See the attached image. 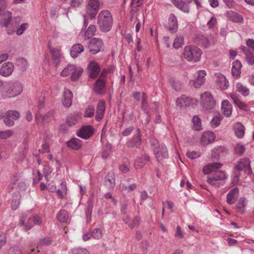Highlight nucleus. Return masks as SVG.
<instances>
[{"instance_id": "f257e3e1", "label": "nucleus", "mask_w": 254, "mask_h": 254, "mask_svg": "<svg viewBox=\"0 0 254 254\" xmlns=\"http://www.w3.org/2000/svg\"><path fill=\"white\" fill-rule=\"evenodd\" d=\"M97 24L101 31L107 32L112 28L113 18L110 12L108 10L101 11L98 16Z\"/></svg>"}, {"instance_id": "f03ea898", "label": "nucleus", "mask_w": 254, "mask_h": 254, "mask_svg": "<svg viewBox=\"0 0 254 254\" xmlns=\"http://www.w3.org/2000/svg\"><path fill=\"white\" fill-rule=\"evenodd\" d=\"M201 50L195 46H186L184 50V58L189 62H197L200 59Z\"/></svg>"}, {"instance_id": "7ed1b4c3", "label": "nucleus", "mask_w": 254, "mask_h": 254, "mask_svg": "<svg viewBox=\"0 0 254 254\" xmlns=\"http://www.w3.org/2000/svg\"><path fill=\"white\" fill-rule=\"evenodd\" d=\"M200 105L202 110L207 112L214 108L216 101L211 93L207 91L200 95Z\"/></svg>"}, {"instance_id": "20e7f679", "label": "nucleus", "mask_w": 254, "mask_h": 254, "mask_svg": "<svg viewBox=\"0 0 254 254\" xmlns=\"http://www.w3.org/2000/svg\"><path fill=\"white\" fill-rule=\"evenodd\" d=\"M83 72L82 68H76L75 65L68 64L61 73L62 76H67L71 75V80L75 81L78 79Z\"/></svg>"}, {"instance_id": "39448f33", "label": "nucleus", "mask_w": 254, "mask_h": 254, "mask_svg": "<svg viewBox=\"0 0 254 254\" xmlns=\"http://www.w3.org/2000/svg\"><path fill=\"white\" fill-rule=\"evenodd\" d=\"M22 91V86L18 82H15L11 84L9 88L6 92L1 91V96L3 98L14 97L20 94Z\"/></svg>"}, {"instance_id": "423d86ee", "label": "nucleus", "mask_w": 254, "mask_h": 254, "mask_svg": "<svg viewBox=\"0 0 254 254\" xmlns=\"http://www.w3.org/2000/svg\"><path fill=\"white\" fill-rule=\"evenodd\" d=\"M100 2L99 0H89L86 6V13L91 18H94L99 10Z\"/></svg>"}, {"instance_id": "0eeeda50", "label": "nucleus", "mask_w": 254, "mask_h": 254, "mask_svg": "<svg viewBox=\"0 0 254 254\" xmlns=\"http://www.w3.org/2000/svg\"><path fill=\"white\" fill-rule=\"evenodd\" d=\"M104 44L101 39L94 38L91 39L88 44L89 52L96 54L103 49Z\"/></svg>"}, {"instance_id": "6e6552de", "label": "nucleus", "mask_w": 254, "mask_h": 254, "mask_svg": "<svg viewBox=\"0 0 254 254\" xmlns=\"http://www.w3.org/2000/svg\"><path fill=\"white\" fill-rule=\"evenodd\" d=\"M250 164L251 161L250 159L245 157L242 158L238 164L236 166V170L238 172L243 171L248 175H250L252 173Z\"/></svg>"}, {"instance_id": "1a4fd4ad", "label": "nucleus", "mask_w": 254, "mask_h": 254, "mask_svg": "<svg viewBox=\"0 0 254 254\" xmlns=\"http://www.w3.org/2000/svg\"><path fill=\"white\" fill-rule=\"evenodd\" d=\"M20 117L18 112L14 110H9L4 115V123L8 127H12L14 125V121L17 120Z\"/></svg>"}, {"instance_id": "9d476101", "label": "nucleus", "mask_w": 254, "mask_h": 254, "mask_svg": "<svg viewBox=\"0 0 254 254\" xmlns=\"http://www.w3.org/2000/svg\"><path fill=\"white\" fill-rule=\"evenodd\" d=\"M197 74L196 78L195 80H191L189 82L190 86H193L196 88H199L201 85L204 84L205 81V76L206 73L205 70H200L197 72Z\"/></svg>"}, {"instance_id": "9b49d317", "label": "nucleus", "mask_w": 254, "mask_h": 254, "mask_svg": "<svg viewBox=\"0 0 254 254\" xmlns=\"http://www.w3.org/2000/svg\"><path fill=\"white\" fill-rule=\"evenodd\" d=\"M93 133V128L90 125L82 126L77 132L76 135L83 139H87Z\"/></svg>"}, {"instance_id": "f8f14e48", "label": "nucleus", "mask_w": 254, "mask_h": 254, "mask_svg": "<svg viewBox=\"0 0 254 254\" xmlns=\"http://www.w3.org/2000/svg\"><path fill=\"white\" fill-rule=\"evenodd\" d=\"M141 131L139 128L136 129V133L128 140L127 143V145L129 148L135 147L138 148L141 144Z\"/></svg>"}, {"instance_id": "ddd939ff", "label": "nucleus", "mask_w": 254, "mask_h": 254, "mask_svg": "<svg viewBox=\"0 0 254 254\" xmlns=\"http://www.w3.org/2000/svg\"><path fill=\"white\" fill-rule=\"evenodd\" d=\"M222 180V172L221 171H217L216 170L212 177L208 178L207 182L215 187H219L221 185Z\"/></svg>"}, {"instance_id": "4468645a", "label": "nucleus", "mask_w": 254, "mask_h": 254, "mask_svg": "<svg viewBox=\"0 0 254 254\" xmlns=\"http://www.w3.org/2000/svg\"><path fill=\"white\" fill-rule=\"evenodd\" d=\"M154 153L158 162H161L168 157L167 149L164 144H161V147L155 150Z\"/></svg>"}, {"instance_id": "2eb2a0df", "label": "nucleus", "mask_w": 254, "mask_h": 254, "mask_svg": "<svg viewBox=\"0 0 254 254\" xmlns=\"http://www.w3.org/2000/svg\"><path fill=\"white\" fill-rule=\"evenodd\" d=\"M14 68V65L12 63H5L0 67V75L4 77L8 76L12 74Z\"/></svg>"}, {"instance_id": "dca6fc26", "label": "nucleus", "mask_w": 254, "mask_h": 254, "mask_svg": "<svg viewBox=\"0 0 254 254\" xmlns=\"http://www.w3.org/2000/svg\"><path fill=\"white\" fill-rule=\"evenodd\" d=\"M88 70L89 77L95 78L98 76L100 71V68L97 62L91 61L89 64Z\"/></svg>"}, {"instance_id": "f3484780", "label": "nucleus", "mask_w": 254, "mask_h": 254, "mask_svg": "<svg viewBox=\"0 0 254 254\" xmlns=\"http://www.w3.org/2000/svg\"><path fill=\"white\" fill-rule=\"evenodd\" d=\"M172 3L179 9L184 12L188 13L189 12V4L192 0H171Z\"/></svg>"}, {"instance_id": "a211bd4d", "label": "nucleus", "mask_w": 254, "mask_h": 254, "mask_svg": "<svg viewBox=\"0 0 254 254\" xmlns=\"http://www.w3.org/2000/svg\"><path fill=\"white\" fill-rule=\"evenodd\" d=\"M215 138V135L213 132L205 131L201 136L200 143L203 145H206L213 142Z\"/></svg>"}, {"instance_id": "6ab92c4d", "label": "nucleus", "mask_w": 254, "mask_h": 254, "mask_svg": "<svg viewBox=\"0 0 254 254\" xmlns=\"http://www.w3.org/2000/svg\"><path fill=\"white\" fill-rule=\"evenodd\" d=\"M105 110V102L100 100L97 104L95 119L97 121H101L104 115Z\"/></svg>"}, {"instance_id": "aec40b11", "label": "nucleus", "mask_w": 254, "mask_h": 254, "mask_svg": "<svg viewBox=\"0 0 254 254\" xmlns=\"http://www.w3.org/2000/svg\"><path fill=\"white\" fill-rule=\"evenodd\" d=\"M196 41L198 44L205 48H208L214 44L212 38L206 37L203 35H198L196 38Z\"/></svg>"}, {"instance_id": "412c9836", "label": "nucleus", "mask_w": 254, "mask_h": 254, "mask_svg": "<svg viewBox=\"0 0 254 254\" xmlns=\"http://www.w3.org/2000/svg\"><path fill=\"white\" fill-rule=\"evenodd\" d=\"M221 167L222 164L220 163L208 164L204 166L202 172L204 174H209L211 172H215L217 170L220 169Z\"/></svg>"}, {"instance_id": "4be33fe9", "label": "nucleus", "mask_w": 254, "mask_h": 254, "mask_svg": "<svg viewBox=\"0 0 254 254\" xmlns=\"http://www.w3.org/2000/svg\"><path fill=\"white\" fill-rule=\"evenodd\" d=\"M225 15L228 19L233 22L242 23L244 21L243 17L241 15L233 11H227L225 13Z\"/></svg>"}, {"instance_id": "5701e85b", "label": "nucleus", "mask_w": 254, "mask_h": 254, "mask_svg": "<svg viewBox=\"0 0 254 254\" xmlns=\"http://www.w3.org/2000/svg\"><path fill=\"white\" fill-rule=\"evenodd\" d=\"M242 66V65L241 63L238 60H236L233 63L232 74L236 79H238L240 77Z\"/></svg>"}, {"instance_id": "b1692460", "label": "nucleus", "mask_w": 254, "mask_h": 254, "mask_svg": "<svg viewBox=\"0 0 254 254\" xmlns=\"http://www.w3.org/2000/svg\"><path fill=\"white\" fill-rule=\"evenodd\" d=\"M64 100L63 101V104L65 107L68 108L72 104L73 97L72 93L70 90L68 89H64Z\"/></svg>"}, {"instance_id": "393cba45", "label": "nucleus", "mask_w": 254, "mask_h": 254, "mask_svg": "<svg viewBox=\"0 0 254 254\" xmlns=\"http://www.w3.org/2000/svg\"><path fill=\"white\" fill-rule=\"evenodd\" d=\"M66 144L68 148L74 150H79L82 146V141L77 138H71Z\"/></svg>"}, {"instance_id": "a878e982", "label": "nucleus", "mask_w": 254, "mask_h": 254, "mask_svg": "<svg viewBox=\"0 0 254 254\" xmlns=\"http://www.w3.org/2000/svg\"><path fill=\"white\" fill-rule=\"evenodd\" d=\"M106 186L109 189H113L115 185V174L113 172H110L106 176L105 180Z\"/></svg>"}, {"instance_id": "bb28decb", "label": "nucleus", "mask_w": 254, "mask_h": 254, "mask_svg": "<svg viewBox=\"0 0 254 254\" xmlns=\"http://www.w3.org/2000/svg\"><path fill=\"white\" fill-rule=\"evenodd\" d=\"M49 50L52 56V60L54 63L58 65L60 62L61 51L60 50L53 48L49 45Z\"/></svg>"}, {"instance_id": "cd10ccee", "label": "nucleus", "mask_w": 254, "mask_h": 254, "mask_svg": "<svg viewBox=\"0 0 254 254\" xmlns=\"http://www.w3.org/2000/svg\"><path fill=\"white\" fill-rule=\"evenodd\" d=\"M191 103V100L186 95H182L176 100V104L180 108H184L189 106Z\"/></svg>"}, {"instance_id": "c85d7f7f", "label": "nucleus", "mask_w": 254, "mask_h": 254, "mask_svg": "<svg viewBox=\"0 0 254 254\" xmlns=\"http://www.w3.org/2000/svg\"><path fill=\"white\" fill-rule=\"evenodd\" d=\"M236 135L239 138H242L245 133V128L240 122H237L234 125Z\"/></svg>"}, {"instance_id": "c756f323", "label": "nucleus", "mask_w": 254, "mask_h": 254, "mask_svg": "<svg viewBox=\"0 0 254 254\" xmlns=\"http://www.w3.org/2000/svg\"><path fill=\"white\" fill-rule=\"evenodd\" d=\"M84 49L83 46L81 44H75L71 48L70 55L73 58H75L83 52Z\"/></svg>"}, {"instance_id": "7c9ffc66", "label": "nucleus", "mask_w": 254, "mask_h": 254, "mask_svg": "<svg viewBox=\"0 0 254 254\" xmlns=\"http://www.w3.org/2000/svg\"><path fill=\"white\" fill-rule=\"evenodd\" d=\"M178 20L174 14H171L169 18L168 25L167 28L168 30L172 31L178 28Z\"/></svg>"}, {"instance_id": "2f4dec72", "label": "nucleus", "mask_w": 254, "mask_h": 254, "mask_svg": "<svg viewBox=\"0 0 254 254\" xmlns=\"http://www.w3.org/2000/svg\"><path fill=\"white\" fill-rule=\"evenodd\" d=\"M150 160V157L148 155H145L142 157L138 158L134 162V166L136 169H140L142 168L146 162H149Z\"/></svg>"}, {"instance_id": "473e14b6", "label": "nucleus", "mask_w": 254, "mask_h": 254, "mask_svg": "<svg viewBox=\"0 0 254 254\" xmlns=\"http://www.w3.org/2000/svg\"><path fill=\"white\" fill-rule=\"evenodd\" d=\"M242 50L244 53L245 55V59L248 63V64L250 65H254V54L247 48L244 47L242 49Z\"/></svg>"}, {"instance_id": "72a5a7b5", "label": "nucleus", "mask_w": 254, "mask_h": 254, "mask_svg": "<svg viewBox=\"0 0 254 254\" xmlns=\"http://www.w3.org/2000/svg\"><path fill=\"white\" fill-rule=\"evenodd\" d=\"M239 191V189L237 188H235L231 190L227 196V201L230 204H233L235 202L236 195L238 194Z\"/></svg>"}, {"instance_id": "f704fd0d", "label": "nucleus", "mask_w": 254, "mask_h": 254, "mask_svg": "<svg viewBox=\"0 0 254 254\" xmlns=\"http://www.w3.org/2000/svg\"><path fill=\"white\" fill-rule=\"evenodd\" d=\"M87 207L86 208L85 213L87 221L91 219L92 208L94 205V200L92 197H90L87 201Z\"/></svg>"}, {"instance_id": "c9c22d12", "label": "nucleus", "mask_w": 254, "mask_h": 254, "mask_svg": "<svg viewBox=\"0 0 254 254\" xmlns=\"http://www.w3.org/2000/svg\"><path fill=\"white\" fill-rule=\"evenodd\" d=\"M237 91L244 96H247L250 93L249 89L241 82L236 84Z\"/></svg>"}, {"instance_id": "e433bc0d", "label": "nucleus", "mask_w": 254, "mask_h": 254, "mask_svg": "<svg viewBox=\"0 0 254 254\" xmlns=\"http://www.w3.org/2000/svg\"><path fill=\"white\" fill-rule=\"evenodd\" d=\"M12 17L11 13L9 11H6L2 14V20L1 22V26L2 27H7L11 21Z\"/></svg>"}, {"instance_id": "4c0bfd02", "label": "nucleus", "mask_w": 254, "mask_h": 254, "mask_svg": "<svg viewBox=\"0 0 254 254\" xmlns=\"http://www.w3.org/2000/svg\"><path fill=\"white\" fill-rule=\"evenodd\" d=\"M232 107L227 100H223V115L229 117L232 114Z\"/></svg>"}, {"instance_id": "58836bf2", "label": "nucleus", "mask_w": 254, "mask_h": 254, "mask_svg": "<svg viewBox=\"0 0 254 254\" xmlns=\"http://www.w3.org/2000/svg\"><path fill=\"white\" fill-rule=\"evenodd\" d=\"M246 204V199L244 197L240 198L236 206L237 211L241 213H244L245 212Z\"/></svg>"}, {"instance_id": "ea45409f", "label": "nucleus", "mask_w": 254, "mask_h": 254, "mask_svg": "<svg viewBox=\"0 0 254 254\" xmlns=\"http://www.w3.org/2000/svg\"><path fill=\"white\" fill-rule=\"evenodd\" d=\"M57 218L61 223L66 222L68 218L67 212L65 210H61L57 214Z\"/></svg>"}, {"instance_id": "a19ab883", "label": "nucleus", "mask_w": 254, "mask_h": 254, "mask_svg": "<svg viewBox=\"0 0 254 254\" xmlns=\"http://www.w3.org/2000/svg\"><path fill=\"white\" fill-rule=\"evenodd\" d=\"M105 86V81L103 79L99 78L95 84L94 89L97 93H101L103 89Z\"/></svg>"}, {"instance_id": "79ce46f5", "label": "nucleus", "mask_w": 254, "mask_h": 254, "mask_svg": "<svg viewBox=\"0 0 254 254\" xmlns=\"http://www.w3.org/2000/svg\"><path fill=\"white\" fill-rule=\"evenodd\" d=\"M222 74L220 72L215 73L213 79L215 81L216 87L220 90L222 89Z\"/></svg>"}, {"instance_id": "37998d69", "label": "nucleus", "mask_w": 254, "mask_h": 254, "mask_svg": "<svg viewBox=\"0 0 254 254\" xmlns=\"http://www.w3.org/2000/svg\"><path fill=\"white\" fill-rule=\"evenodd\" d=\"M230 97L240 109H244L247 107V105L241 101L235 94H231Z\"/></svg>"}, {"instance_id": "c03bdc74", "label": "nucleus", "mask_w": 254, "mask_h": 254, "mask_svg": "<svg viewBox=\"0 0 254 254\" xmlns=\"http://www.w3.org/2000/svg\"><path fill=\"white\" fill-rule=\"evenodd\" d=\"M130 164L127 159H124L123 164L120 166V170L124 173L129 172Z\"/></svg>"}, {"instance_id": "a18cd8bd", "label": "nucleus", "mask_w": 254, "mask_h": 254, "mask_svg": "<svg viewBox=\"0 0 254 254\" xmlns=\"http://www.w3.org/2000/svg\"><path fill=\"white\" fill-rule=\"evenodd\" d=\"M193 129L199 130L201 129V123L200 118L197 116H195L192 118Z\"/></svg>"}, {"instance_id": "49530a36", "label": "nucleus", "mask_w": 254, "mask_h": 254, "mask_svg": "<svg viewBox=\"0 0 254 254\" xmlns=\"http://www.w3.org/2000/svg\"><path fill=\"white\" fill-rule=\"evenodd\" d=\"M95 113L94 107L93 105H89L85 109L84 113V116L87 118H92L94 116Z\"/></svg>"}, {"instance_id": "de8ad7c7", "label": "nucleus", "mask_w": 254, "mask_h": 254, "mask_svg": "<svg viewBox=\"0 0 254 254\" xmlns=\"http://www.w3.org/2000/svg\"><path fill=\"white\" fill-rule=\"evenodd\" d=\"M52 240L50 237H47L41 238L39 240L38 247L41 246H47L52 244Z\"/></svg>"}, {"instance_id": "09e8293b", "label": "nucleus", "mask_w": 254, "mask_h": 254, "mask_svg": "<svg viewBox=\"0 0 254 254\" xmlns=\"http://www.w3.org/2000/svg\"><path fill=\"white\" fill-rule=\"evenodd\" d=\"M66 186L65 182L61 183V187L60 189L56 190L58 195L62 198H64V194H66Z\"/></svg>"}, {"instance_id": "8fccbe9b", "label": "nucleus", "mask_w": 254, "mask_h": 254, "mask_svg": "<svg viewBox=\"0 0 254 254\" xmlns=\"http://www.w3.org/2000/svg\"><path fill=\"white\" fill-rule=\"evenodd\" d=\"M20 196L17 194L13 196L11 201V208L13 210H16L18 208L19 205Z\"/></svg>"}, {"instance_id": "3c124183", "label": "nucleus", "mask_w": 254, "mask_h": 254, "mask_svg": "<svg viewBox=\"0 0 254 254\" xmlns=\"http://www.w3.org/2000/svg\"><path fill=\"white\" fill-rule=\"evenodd\" d=\"M97 30L96 27L94 25H90L86 33L85 36L89 38V37L94 36L95 34L96 31Z\"/></svg>"}, {"instance_id": "603ef678", "label": "nucleus", "mask_w": 254, "mask_h": 254, "mask_svg": "<svg viewBox=\"0 0 254 254\" xmlns=\"http://www.w3.org/2000/svg\"><path fill=\"white\" fill-rule=\"evenodd\" d=\"M184 44V38L181 36H177L175 39L173 43V46L175 48H179Z\"/></svg>"}, {"instance_id": "864d4df0", "label": "nucleus", "mask_w": 254, "mask_h": 254, "mask_svg": "<svg viewBox=\"0 0 254 254\" xmlns=\"http://www.w3.org/2000/svg\"><path fill=\"white\" fill-rule=\"evenodd\" d=\"M221 115L220 114L217 115L216 116H215L213 117V118L212 119V120L211 121V126L213 127H218L220 125V124L221 123Z\"/></svg>"}, {"instance_id": "5fc2aeb1", "label": "nucleus", "mask_w": 254, "mask_h": 254, "mask_svg": "<svg viewBox=\"0 0 254 254\" xmlns=\"http://www.w3.org/2000/svg\"><path fill=\"white\" fill-rule=\"evenodd\" d=\"M13 134V131L11 130L0 131V139H4L9 138Z\"/></svg>"}, {"instance_id": "6e6d98bb", "label": "nucleus", "mask_w": 254, "mask_h": 254, "mask_svg": "<svg viewBox=\"0 0 254 254\" xmlns=\"http://www.w3.org/2000/svg\"><path fill=\"white\" fill-rule=\"evenodd\" d=\"M29 25L27 23H22L20 25L19 28L16 30V34L18 36L21 35L24 31L28 28Z\"/></svg>"}, {"instance_id": "4d7b16f0", "label": "nucleus", "mask_w": 254, "mask_h": 254, "mask_svg": "<svg viewBox=\"0 0 254 254\" xmlns=\"http://www.w3.org/2000/svg\"><path fill=\"white\" fill-rule=\"evenodd\" d=\"M92 236L95 239H99L102 237V234L99 229H94L92 233Z\"/></svg>"}, {"instance_id": "13d9d810", "label": "nucleus", "mask_w": 254, "mask_h": 254, "mask_svg": "<svg viewBox=\"0 0 254 254\" xmlns=\"http://www.w3.org/2000/svg\"><path fill=\"white\" fill-rule=\"evenodd\" d=\"M187 156L191 159H194L200 157V153L199 152L193 151L187 152Z\"/></svg>"}, {"instance_id": "bf43d9fd", "label": "nucleus", "mask_w": 254, "mask_h": 254, "mask_svg": "<svg viewBox=\"0 0 254 254\" xmlns=\"http://www.w3.org/2000/svg\"><path fill=\"white\" fill-rule=\"evenodd\" d=\"M245 150V147L244 145L237 144L235 148V151L236 154L242 155Z\"/></svg>"}, {"instance_id": "052dcab7", "label": "nucleus", "mask_w": 254, "mask_h": 254, "mask_svg": "<svg viewBox=\"0 0 254 254\" xmlns=\"http://www.w3.org/2000/svg\"><path fill=\"white\" fill-rule=\"evenodd\" d=\"M140 219L139 217L136 216L132 220V222L128 224L129 227L132 228L134 227L138 226L140 223Z\"/></svg>"}, {"instance_id": "680f3d73", "label": "nucleus", "mask_w": 254, "mask_h": 254, "mask_svg": "<svg viewBox=\"0 0 254 254\" xmlns=\"http://www.w3.org/2000/svg\"><path fill=\"white\" fill-rule=\"evenodd\" d=\"M73 254H89V252L85 249L77 248L73 249Z\"/></svg>"}, {"instance_id": "e2e57ef3", "label": "nucleus", "mask_w": 254, "mask_h": 254, "mask_svg": "<svg viewBox=\"0 0 254 254\" xmlns=\"http://www.w3.org/2000/svg\"><path fill=\"white\" fill-rule=\"evenodd\" d=\"M31 221H33V223L36 225H40L42 222V220L40 217L36 216L33 217H30L28 219L29 223Z\"/></svg>"}, {"instance_id": "0e129e2a", "label": "nucleus", "mask_w": 254, "mask_h": 254, "mask_svg": "<svg viewBox=\"0 0 254 254\" xmlns=\"http://www.w3.org/2000/svg\"><path fill=\"white\" fill-rule=\"evenodd\" d=\"M152 148L153 150V152L155 150L158 149L161 147V145L159 144V142L157 140L154 138H152L151 140Z\"/></svg>"}, {"instance_id": "69168bd1", "label": "nucleus", "mask_w": 254, "mask_h": 254, "mask_svg": "<svg viewBox=\"0 0 254 254\" xmlns=\"http://www.w3.org/2000/svg\"><path fill=\"white\" fill-rule=\"evenodd\" d=\"M6 243V237L5 234H0V249L5 245Z\"/></svg>"}, {"instance_id": "338daca9", "label": "nucleus", "mask_w": 254, "mask_h": 254, "mask_svg": "<svg viewBox=\"0 0 254 254\" xmlns=\"http://www.w3.org/2000/svg\"><path fill=\"white\" fill-rule=\"evenodd\" d=\"M133 129H134V128L133 127L130 126L127 128H126V129H125L122 131V134L124 136L129 135L131 133V132L133 131Z\"/></svg>"}, {"instance_id": "774afa93", "label": "nucleus", "mask_w": 254, "mask_h": 254, "mask_svg": "<svg viewBox=\"0 0 254 254\" xmlns=\"http://www.w3.org/2000/svg\"><path fill=\"white\" fill-rule=\"evenodd\" d=\"M49 150V145L47 143H44L42 144L41 149H39V151L42 153L48 152Z\"/></svg>"}]
</instances>
